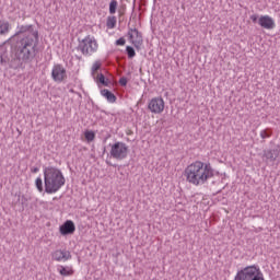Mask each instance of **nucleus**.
Here are the masks:
<instances>
[{
	"label": "nucleus",
	"mask_w": 280,
	"mask_h": 280,
	"mask_svg": "<svg viewBox=\"0 0 280 280\" xmlns=\"http://www.w3.org/2000/svg\"><path fill=\"white\" fill-rule=\"evenodd\" d=\"M12 40H16L14 58L18 67H23V65H27L36 58L39 43L36 26L33 24L18 25V32L8 39V43H12Z\"/></svg>",
	"instance_id": "1"
},
{
	"label": "nucleus",
	"mask_w": 280,
	"mask_h": 280,
	"mask_svg": "<svg viewBox=\"0 0 280 280\" xmlns=\"http://www.w3.org/2000/svg\"><path fill=\"white\" fill-rule=\"evenodd\" d=\"M184 176H186L187 183L195 185V187H200L206 185L210 178H213L215 173L210 163L196 161L185 168Z\"/></svg>",
	"instance_id": "2"
},
{
	"label": "nucleus",
	"mask_w": 280,
	"mask_h": 280,
	"mask_svg": "<svg viewBox=\"0 0 280 280\" xmlns=\"http://www.w3.org/2000/svg\"><path fill=\"white\" fill-rule=\"evenodd\" d=\"M65 175L62 171L54 166H48L44 168V185L46 194H57L62 187H65Z\"/></svg>",
	"instance_id": "3"
},
{
	"label": "nucleus",
	"mask_w": 280,
	"mask_h": 280,
	"mask_svg": "<svg viewBox=\"0 0 280 280\" xmlns=\"http://www.w3.org/2000/svg\"><path fill=\"white\" fill-rule=\"evenodd\" d=\"M97 40L95 39V37L88 35L85 38L83 39H79V45L77 47V49L79 51H81V54H83V56H93V54H95V51H97Z\"/></svg>",
	"instance_id": "4"
},
{
	"label": "nucleus",
	"mask_w": 280,
	"mask_h": 280,
	"mask_svg": "<svg viewBox=\"0 0 280 280\" xmlns=\"http://www.w3.org/2000/svg\"><path fill=\"white\" fill-rule=\"evenodd\" d=\"M128 152H130L128 144H126V142L117 141L112 144L109 154L112 159H116V161H124V159H128Z\"/></svg>",
	"instance_id": "5"
},
{
	"label": "nucleus",
	"mask_w": 280,
	"mask_h": 280,
	"mask_svg": "<svg viewBox=\"0 0 280 280\" xmlns=\"http://www.w3.org/2000/svg\"><path fill=\"white\" fill-rule=\"evenodd\" d=\"M127 36L131 45H133V47L139 51V49H141V45H143V34H141L137 28H129Z\"/></svg>",
	"instance_id": "6"
},
{
	"label": "nucleus",
	"mask_w": 280,
	"mask_h": 280,
	"mask_svg": "<svg viewBox=\"0 0 280 280\" xmlns=\"http://www.w3.org/2000/svg\"><path fill=\"white\" fill-rule=\"evenodd\" d=\"M148 109L154 115H161L165 110V101L162 97H154L149 102Z\"/></svg>",
	"instance_id": "7"
},
{
	"label": "nucleus",
	"mask_w": 280,
	"mask_h": 280,
	"mask_svg": "<svg viewBox=\"0 0 280 280\" xmlns=\"http://www.w3.org/2000/svg\"><path fill=\"white\" fill-rule=\"evenodd\" d=\"M51 78L54 82H65L67 80V69L60 63L52 67Z\"/></svg>",
	"instance_id": "8"
},
{
	"label": "nucleus",
	"mask_w": 280,
	"mask_h": 280,
	"mask_svg": "<svg viewBox=\"0 0 280 280\" xmlns=\"http://www.w3.org/2000/svg\"><path fill=\"white\" fill-rule=\"evenodd\" d=\"M54 261H69L71 259V252L67 249H57L51 253Z\"/></svg>",
	"instance_id": "9"
},
{
	"label": "nucleus",
	"mask_w": 280,
	"mask_h": 280,
	"mask_svg": "<svg viewBox=\"0 0 280 280\" xmlns=\"http://www.w3.org/2000/svg\"><path fill=\"white\" fill-rule=\"evenodd\" d=\"M258 25L264 30H275L276 27L275 20L270 15H261L258 19Z\"/></svg>",
	"instance_id": "10"
},
{
	"label": "nucleus",
	"mask_w": 280,
	"mask_h": 280,
	"mask_svg": "<svg viewBox=\"0 0 280 280\" xmlns=\"http://www.w3.org/2000/svg\"><path fill=\"white\" fill-rule=\"evenodd\" d=\"M262 159H266V163H275L279 159V149L264 150Z\"/></svg>",
	"instance_id": "11"
},
{
	"label": "nucleus",
	"mask_w": 280,
	"mask_h": 280,
	"mask_svg": "<svg viewBox=\"0 0 280 280\" xmlns=\"http://www.w3.org/2000/svg\"><path fill=\"white\" fill-rule=\"evenodd\" d=\"M59 231L61 235H73V233H75V223L71 220H67L62 225H60Z\"/></svg>",
	"instance_id": "12"
},
{
	"label": "nucleus",
	"mask_w": 280,
	"mask_h": 280,
	"mask_svg": "<svg viewBox=\"0 0 280 280\" xmlns=\"http://www.w3.org/2000/svg\"><path fill=\"white\" fill-rule=\"evenodd\" d=\"M10 30H12V24L5 20H0V36L10 34Z\"/></svg>",
	"instance_id": "13"
},
{
	"label": "nucleus",
	"mask_w": 280,
	"mask_h": 280,
	"mask_svg": "<svg viewBox=\"0 0 280 280\" xmlns=\"http://www.w3.org/2000/svg\"><path fill=\"white\" fill-rule=\"evenodd\" d=\"M101 95L105 97L109 104H115V102H117V96L107 89L101 90Z\"/></svg>",
	"instance_id": "14"
},
{
	"label": "nucleus",
	"mask_w": 280,
	"mask_h": 280,
	"mask_svg": "<svg viewBox=\"0 0 280 280\" xmlns=\"http://www.w3.org/2000/svg\"><path fill=\"white\" fill-rule=\"evenodd\" d=\"M106 25L108 30H115V25H117V18L108 16Z\"/></svg>",
	"instance_id": "15"
},
{
	"label": "nucleus",
	"mask_w": 280,
	"mask_h": 280,
	"mask_svg": "<svg viewBox=\"0 0 280 280\" xmlns=\"http://www.w3.org/2000/svg\"><path fill=\"white\" fill-rule=\"evenodd\" d=\"M58 272L62 276V277H70V275H73V271L68 270L66 267L60 266L58 269Z\"/></svg>",
	"instance_id": "16"
},
{
	"label": "nucleus",
	"mask_w": 280,
	"mask_h": 280,
	"mask_svg": "<svg viewBox=\"0 0 280 280\" xmlns=\"http://www.w3.org/2000/svg\"><path fill=\"white\" fill-rule=\"evenodd\" d=\"M35 187L36 189L43 194V191H45V188L43 187V178L40 177H37L36 180H35Z\"/></svg>",
	"instance_id": "17"
},
{
	"label": "nucleus",
	"mask_w": 280,
	"mask_h": 280,
	"mask_svg": "<svg viewBox=\"0 0 280 280\" xmlns=\"http://www.w3.org/2000/svg\"><path fill=\"white\" fill-rule=\"evenodd\" d=\"M126 52L129 59H132L137 56V52L135 51V48L132 46H127Z\"/></svg>",
	"instance_id": "18"
},
{
	"label": "nucleus",
	"mask_w": 280,
	"mask_h": 280,
	"mask_svg": "<svg viewBox=\"0 0 280 280\" xmlns=\"http://www.w3.org/2000/svg\"><path fill=\"white\" fill-rule=\"evenodd\" d=\"M261 139H270L272 137V130L270 129H264L260 131Z\"/></svg>",
	"instance_id": "19"
},
{
	"label": "nucleus",
	"mask_w": 280,
	"mask_h": 280,
	"mask_svg": "<svg viewBox=\"0 0 280 280\" xmlns=\"http://www.w3.org/2000/svg\"><path fill=\"white\" fill-rule=\"evenodd\" d=\"M97 82H100V84H103V86H108V79H106V77H104V74L102 73L97 75Z\"/></svg>",
	"instance_id": "20"
},
{
	"label": "nucleus",
	"mask_w": 280,
	"mask_h": 280,
	"mask_svg": "<svg viewBox=\"0 0 280 280\" xmlns=\"http://www.w3.org/2000/svg\"><path fill=\"white\" fill-rule=\"evenodd\" d=\"M84 137L89 143H91V141H95V132L93 131H85Z\"/></svg>",
	"instance_id": "21"
},
{
	"label": "nucleus",
	"mask_w": 280,
	"mask_h": 280,
	"mask_svg": "<svg viewBox=\"0 0 280 280\" xmlns=\"http://www.w3.org/2000/svg\"><path fill=\"white\" fill-rule=\"evenodd\" d=\"M117 12V0H112L109 3V14Z\"/></svg>",
	"instance_id": "22"
},
{
	"label": "nucleus",
	"mask_w": 280,
	"mask_h": 280,
	"mask_svg": "<svg viewBox=\"0 0 280 280\" xmlns=\"http://www.w3.org/2000/svg\"><path fill=\"white\" fill-rule=\"evenodd\" d=\"M102 63H100V61L94 62L92 66V75H95V71H100Z\"/></svg>",
	"instance_id": "23"
},
{
	"label": "nucleus",
	"mask_w": 280,
	"mask_h": 280,
	"mask_svg": "<svg viewBox=\"0 0 280 280\" xmlns=\"http://www.w3.org/2000/svg\"><path fill=\"white\" fill-rule=\"evenodd\" d=\"M119 84H120V86H127L128 78H126V77L120 78L119 79Z\"/></svg>",
	"instance_id": "24"
},
{
	"label": "nucleus",
	"mask_w": 280,
	"mask_h": 280,
	"mask_svg": "<svg viewBox=\"0 0 280 280\" xmlns=\"http://www.w3.org/2000/svg\"><path fill=\"white\" fill-rule=\"evenodd\" d=\"M116 45L124 47V45H126V39L124 37H120L119 39L116 40Z\"/></svg>",
	"instance_id": "25"
},
{
	"label": "nucleus",
	"mask_w": 280,
	"mask_h": 280,
	"mask_svg": "<svg viewBox=\"0 0 280 280\" xmlns=\"http://www.w3.org/2000/svg\"><path fill=\"white\" fill-rule=\"evenodd\" d=\"M250 21H253V23H257V21H259V15L257 14L250 15Z\"/></svg>",
	"instance_id": "26"
},
{
	"label": "nucleus",
	"mask_w": 280,
	"mask_h": 280,
	"mask_svg": "<svg viewBox=\"0 0 280 280\" xmlns=\"http://www.w3.org/2000/svg\"><path fill=\"white\" fill-rule=\"evenodd\" d=\"M32 172H33V174H37V172H38V167H34V168H32Z\"/></svg>",
	"instance_id": "27"
},
{
	"label": "nucleus",
	"mask_w": 280,
	"mask_h": 280,
	"mask_svg": "<svg viewBox=\"0 0 280 280\" xmlns=\"http://www.w3.org/2000/svg\"><path fill=\"white\" fill-rule=\"evenodd\" d=\"M0 62H2V63H3V57H1Z\"/></svg>",
	"instance_id": "28"
}]
</instances>
